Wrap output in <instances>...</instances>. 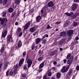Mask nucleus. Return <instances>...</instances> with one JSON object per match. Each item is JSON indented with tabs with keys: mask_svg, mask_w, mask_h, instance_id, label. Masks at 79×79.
<instances>
[{
	"mask_svg": "<svg viewBox=\"0 0 79 79\" xmlns=\"http://www.w3.org/2000/svg\"><path fill=\"white\" fill-rule=\"evenodd\" d=\"M40 39L39 38H37L36 39V44H39V42H40Z\"/></svg>",
	"mask_w": 79,
	"mask_h": 79,
	"instance_id": "a878e982",
	"label": "nucleus"
},
{
	"mask_svg": "<svg viewBox=\"0 0 79 79\" xmlns=\"http://www.w3.org/2000/svg\"><path fill=\"white\" fill-rule=\"evenodd\" d=\"M46 37V36H45V35H44L43 37V38H42V39H45V38Z\"/></svg>",
	"mask_w": 79,
	"mask_h": 79,
	"instance_id": "bf43d9fd",
	"label": "nucleus"
},
{
	"mask_svg": "<svg viewBox=\"0 0 79 79\" xmlns=\"http://www.w3.org/2000/svg\"><path fill=\"white\" fill-rule=\"evenodd\" d=\"M18 64H17L14 67V75L16 74V73H17V71H18Z\"/></svg>",
	"mask_w": 79,
	"mask_h": 79,
	"instance_id": "20e7f679",
	"label": "nucleus"
},
{
	"mask_svg": "<svg viewBox=\"0 0 79 79\" xmlns=\"http://www.w3.org/2000/svg\"><path fill=\"white\" fill-rule=\"evenodd\" d=\"M48 7H52L53 6V2L52 1H50L48 4Z\"/></svg>",
	"mask_w": 79,
	"mask_h": 79,
	"instance_id": "9b49d317",
	"label": "nucleus"
},
{
	"mask_svg": "<svg viewBox=\"0 0 79 79\" xmlns=\"http://www.w3.org/2000/svg\"><path fill=\"white\" fill-rule=\"evenodd\" d=\"M22 43H21V40H19L17 44L18 46V49H19V48H20L22 46Z\"/></svg>",
	"mask_w": 79,
	"mask_h": 79,
	"instance_id": "f8f14e48",
	"label": "nucleus"
},
{
	"mask_svg": "<svg viewBox=\"0 0 79 79\" xmlns=\"http://www.w3.org/2000/svg\"><path fill=\"white\" fill-rule=\"evenodd\" d=\"M10 72V70H8L6 72V76H8V73Z\"/></svg>",
	"mask_w": 79,
	"mask_h": 79,
	"instance_id": "c756f323",
	"label": "nucleus"
},
{
	"mask_svg": "<svg viewBox=\"0 0 79 79\" xmlns=\"http://www.w3.org/2000/svg\"><path fill=\"white\" fill-rule=\"evenodd\" d=\"M23 69H24V70H26L27 69V67L26 66H24L23 67Z\"/></svg>",
	"mask_w": 79,
	"mask_h": 79,
	"instance_id": "8fccbe9b",
	"label": "nucleus"
},
{
	"mask_svg": "<svg viewBox=\"0 0 79 79\" xmlns=\"http://www.w3.org/2000/svg\"><path fill=\"white\" fill-rule=\"evenodd\" d=\"M53 63L54 65H55V64H57V62L55 61L53 62Z\"/></svg>",
	"mask_w": 79,
	"mask_h": 79,
	"instance_id": "603ef678",
	"label": "nucleus"
},
{
	"mask_svg": "<svg viewBox=\"0 0 79 79\" xmlns=\"http://www.w3.org/2000/svg\"><path fill=\"white\" fill-rule=\"evenodd\" d=\"M5 19L3 18L1 20V24L3 25L4 24L5 22Z\"/></svg>",
	"mask_w": 79,
	"mask_h": 79,
	"instance_id": "6ab92c4d",
	"label": "nucleus"
},
{
	"mask_svg": "<svg viewBox=\"0 0 79 79\" xmlns=\"http://www.w3.org/2000/svg\"><path fill=\"white\" fill-rule=\"evenodd\" d=\"M24 59H22L21 60H20L19 63V66H21L22 65V64L23 63V62H24Z\"/></svg>",
	"mask_w": 79,
	"mask_h": 79,
	"instance_id": "ddd939ff",
	"label": "nucleus"
},
{
	"mask_svg": "<svg viewBox=\"0 0 79 79\" xmlns=\"http://www.w3.org/2000/svg\"><path fill=\"white\" fill-rule=\"evenodd\" d=\"M18 23L17 22H16L15 23V25H16V26H17V25H18Z\"/></svg>",
	"mask_w": 79,
	"mask_h": 79,
	"instance_id": "69168bd1",
	"label": "nucleus"
},
{
	"mask_svg": "<svg viewBox=\"0 0 79 79\" xmlns=\"http://www.w3.org/2000/svg\"><path fill=\"white\" fill-rule=\"evenodd\" d=\"M52 72H49L48 73V76H52Z\"/></svg>",
	"mask_w": 79,
	"mask_h": 79,
	"instance_id": "c03bdc74",
	"label": "nucleus"
},
{
	"mask_svg": "<svg viewBox=\"0 0 79 79\" xmlns=\"http://www.w3.org/2000/svg\"><path fill=\"white\" fill-rule=\"evenodd\" d=\"M24 37L25 39H26V40H27V39H28L29 38V35H28V34H27L25 35Z\"/></svg>",
	"mask_w": 79,
	"mask_h": 79,
	"instance_id": "393cba45",
	"label": "nucleus"
},
{
	"mask_svg": "<svg viewBox=\"0 0 79 79\" xmlns=\"http://www.w3.org/2000/svg\"><path fill=\"white\" fill-rule=\"evenodd\" d=\"M55 55V52H52L50 54V56H53Z\"/></svg>",
	"mask_w": 79,
	"mask_h": 79,
	"instance_id": "2f4dec72",
	"label": "nucleus"
},
{
	"mask_svg": "<svg viewBox=\"0 0 79 79\" xmlns=\"http://www.w3.org/2000/svg\"><path fill=\"white\" fill-rule=\"evenodd\" d=\"M9 75L12 76L13 75V72L12 71H10L9 73Z\"/></svg>",
	"mask_w": 79,
	"mask_h": 79,
	"instance_id": "7c9ffc66",
	"label": "nucleus"
},
{
	"mask_svg": "<svg viewBox=\"0 0 79 79\" xmlns=\"http://www.w3.org/2000/svg\"><path fill=\"white\" fill-rule=\"evenodd\" d=\"M27 67L30 68L32 64V61L30 59H28L27 61Z\"/></svg>",
	"mask_w": 79,
	"mask_h": 79,
	"instance_id": "39448f33",
	"label": "nucleus"
},
{
	"mask_svg": "<svg viewBox=\"0 0 79 79\" xmlns=\"http://www.w3.org/2000/svg\"><path fill=\"white\" fill-rule=\"evenodd\" d=\"M22 76H23V77H25V76H26V74H23L22 75Z\"/></svg>",
	"mask_w": 79,
	"mask_h": 79,
	"instance_id": "5fc2aeb1",
	"label": "nucleus"
},
{
	"mask_svg": "<svg viewBox=\"0 0 79 79\" xmlns=\"http://www.w3.org/2000/svg\"><path fill=\"white\" fill-rule=\"evenodd\" d=\"M7 34V30H6L4 31L3 33H2V35L3 37H5Z\"/></svg>",
	"mask_w": 79,
	"mask_h": 79,
	"instance_id": "4468645a",
	"label": "nucleus"
},
{
	"mask_svg": "<svg viewBox=\"0 0 79 79\" xmlns=\"http://www.w3.org/2000/svg\"><path fill=\"white\" fill-rule=\"evenodd\" d=\"M8 12L11 13L13 12V8L12 7H10L8 9Z\"/></svg>",
	"mask_w": 79,
	"mask_h": 79,
	"instance_id": "412c9836",
	"label": "nucleus"
},
{
	"mask_svg": "<svg viewBox=\"0 0 79 79\" xmlns=\"http://www.w3.org/2000/svg\"><path fill=\"white\" fill-rule=\"evenodd\" d=\"M6 13L5 12H3V13H2V16L3 17L5 16H6Z\"/></svg>",
	"mask_w": 79,
	"mask_h": 79,
	"instance_id": "cd10ccee",
	"label": "nucleus"
},
{
	"mask_svg": "<svg viewBox=\"0 0 79 79\" xmlns=\"http://www.w3.org/2000/svg\"><path fill=\"white\" fill-rule=\"evenodd\" d=\"M73 1L74 2H78V0H73Z\"/></svg>",
	"mask_w": 79,
	"mask_h": 79,
	"instance_id": "e2e57ef3",
	"label": "nucleus"
},
{
	"mask_svg": "<svg viewBox=\"0 0 79 79\" xmlns=\"http://www.w3.org/2000/svg\"><path fill=\"white\" fill-rule=\"evenodd\" d=\"M64 41L63 40H61L59 42V45H62V44L64 43Z\"/></svg>",
	"mask_w": 79,
	"mask_h": 79,
	"instance_id": "4be33fe9",
	"label": "nucleus"
},
{
	"mask_svg": "<svg viewBox=\"0 0 79 79\" xmlns=\"http://www.w3.org/2000/svg\"><path fill=\"white\" fill-rule=\"evenodd\" d=\"M73 56H71L70 57V58L69 59V60L67 61V64H68L69 65L67 66L68 67H70V66H71V64H72V63H73Z\"/></svg>",
	"mask_w": 79,
	"mask_h": 79,
	"instance_id": "f03ea898",
	"label": "nucleus"
},
{
	"mask_svg": "<svg viewBox=\"0 0 79 79\" xmlns=\"http://www.w3.org/2000/svg\"><path fill=\"white\" fill-rule=\"evenodd\" d=\"M42 70H43V69H40L38 70V73H40V72H41V71H42Z\"/></svg>",
	"mask_w": 79,
	"mask_h": 79,
	"instance_id": "79ce46f5",
	"label": "nucleus"
},
{
	"mask_svg": "<svg viewBox=\"0 0 79 79\" xmlns=\"http://www.w3.org/2000/svg\"><path fill=\"white\" fill-rule=\"evenodd\" d=\"M69 14H70V15H69V16H71V17H72L73 15L74 14V13L72 12H70V13Z\"/></svg>",
	"mask_w": 79,
	"mask_h": 79,
	"instance_id": "e433bc0d",
	"label": "nucleus"
},
{
	"mask_svg": "<svg viewBox=\"0 0 79 79\" xmlns=\"http://www.w3.org/2000/svg\"><path fill=\"white\" fill-rule=\"evenodd\" d=\"M30 31H31V32H34L35 31V28H31L30 29Z\"/></svg>",
	"mask_w": 79,
	"mask_h": 79,
	"instance_id": "b1692460",
	"label": "nucleus"
},
{
	"mask_svg": "<svg viewBox=\"0 0 79 79\" xmlns=\"http://www.w3.org/2000/svg\"><path fill=\"white\" fill-rule=\"evenodd\" d=\"M3 68H4V69H6V68H7V64L4 65Z\"/></svg>",
	"mask_w": 79,
	"mask_h": 79,
	"instance_id": "4c0bfd02",
	"label": "nucleus"
},
{
	"mask_svg": "<svg viewBox=\"0 0 79 79\" xmlns=\"http://www.w3.org/2000/svg\"><path fill=\"white\" fill-rule=\"evenodd\" d=\"M79 15L78 13H74L72 16V18L73 19H75V18Z\"/></svg>",
	"mask_w": 79,
	"mask_h": 79,
	"instance_id": "dca6fc26",
	"label": "nucleus"
},
{
	"mask_svg": "<svg viewBox=\"0 0 79 79\" xmlns=\"http://www.w3.org/2000/svg\"><path fill=\"white\" fill-rule=\"evenodd\" d=\"M77 25V23L76 22H74V23L73 24V26H76Z\"/></svg>",
	"mask_w": 79,
	"mask_h": 79,
	"instance_id": "c9c22d12",
	"label": "nucleus"
},
{
	"mask_svg": "<svg viewBox=\"0 0 79 79\" xmlns=\"http://www.w3.org/2000/svg\"><path fill=\"white\" fill-rule=\"evenodd\" d=\"M61 76V73H58L56 74V77L57 78H60Z\"/></svg>",
	"mask_w": 79,
	"mask_h": 79,
	"instance_id": "bb28decb",
	"label": "nucleus"
},
{
	"mask_svg": "<svg viewBox=\"0 0 79 79\" xmlns=\"http://www.w3.org/2000/svg\"><path fill=\"white\" fill-rule=\"evenodd\" d=\"M43 59V57H40L38 59V61H40L42 60Z\"/></svg>",
	"mask_w": 79,
	"mask_h": 79,
	"instance_id": "72a5a7b5",
	"label": "nucleus"
},
{
	"mask_svg": "<svg viewBox=\"0 0 79 79\" xmlns=\"http://www.w3.org/2000/svg\"><path fill=\"white\" fill-rule=\"evenodd\" d=\"M41 13H44V10H42L41 11Z\"/></svg>",
	"mask_w": 79,
	"mask_h": 79,
	"instance_id": "0e129e2a",
	"label": "nucleus"
},
{
	"mask_svg": "<svg viewBox=\"0 0 79 79\" xmlns=\"http://www.w3.org/2000/svg\"><path fill=\"white\" fill-rule=\"evenodd\" d=\"M71 53H69L68 55L66 57V59L67 60H68V59H69V58H70V57H71Z\"/></svg>",
	"mask_w": 79,
	"mask_h": 79,
	"instance_id": "aec40b11",
	"label": "nucleus"
},
{
	"mask_svg": "<svg viewBox=\"0 0 79 79\" xmlns=\"http://www.w3.org/2000/svg\"><path fill=\"white\" fill-rule=\"evenodd\" d=\"M39 54H41V50H40L38 52Z\"/></svg>",
	"mask_w": 79,
	"mask_h": 79,
	"instance_id": "680f3d73",
	"label": "nucleus"
},
{
	"mask_svg": "<svg viewBox=\"0 0 79 79\" xmlns=\"http://www.w3.org/2000/svg\"><path fill=\"white\" fill-rule=\"evenodd\" d=\"M41 17L40 16H38L36 18V22L39 23L40 19H41Z\"/></svg>",
	"mask_w": 79,
	"mask_h": 79,
	"instance_id": "1a4fd4ad",
	"label": "nucleus"
},
{
	"mask_svg": "<svg viewBox=\"0 0 79 79\" xmlns=\"http://www.w3.org/2000/svg\"><path fill=\"white\" fill-rule=\"evenodd\" d=\"M61 23V22H57L56 23V24H60Z\"/></svg>",
	"mask_w": 79,
	"mask_h": 79,
	"instance_id": "37998d69",
	"label": "nucleus"
},
{
	"mask_svg": "<svg viewBox=\"0 0 79 79\" xmlns=\"http://www.w3.org/2000/svg\"><path fill=\"white\" fill-rule=\"evenodd\" d=\"M44 62H43L40 65L39 68L41 69L44 67Z\"/></svg>",
	"mask_w": 79,
	"mask_h": 79,
	"instance_id": "f3484780",
	"label": "nucleus"
},
{
	"mask_svg": "<svg viewBox=\"0 0 79 79\" xmlns=\"http://www.w3.org/2000/svg\"><path fill=\"white\" fill-rule=\"evenodd\" d=\"M50 26L49 25H48L47 26V29H50Z\"/></svg>",
	"mask_w": 79,
	"mask_h": 79,
	"instance_id": "a18cd8bd",
	"label": "nucleus"
},
{
	"mask_svg": "<svg viewBox=\"0 0 79 79\" xmlns=\"http://www.w3.org/2000/svg\"><path fill=\"white\" fill-rule=\"evenodd\" d=\"M43 79H47L46 77V76L45 75L43 77Z\"/></svg>",
	"mask_w": 79,
	"mask_h": 79,
	"instance_id": "13d9d810",
	"label": "nucleus"
},
{
	"mask_svg": "<svg viewBox=\"0 0 79 79\" xmlns=\"http://www.w3.org/2000/svg\"><path fill=\"white\" fill-rule=\"evenodd\" d=\"M6 3H7V1L4 0L3 1V5H5L6 4Z\"/></svg>",
	"mask_w": 79,
	"mask_h": 79,
	"instance_id": "f704fd0d",
	"label": "nucleus"
},
{
	"mask_svg": "<svg viewBox=\"0 0 79 79\" xmlns=\"http://www.w3.org/2000/svg\"><path fill=\"white\" fill-rule=\"evenodd\" d=\"M46 15H47V14L46 13H45L44 14L43 16H44V17H45V16H46Z\"/></svg>",
	"mask_w": 79,
	"mask_h": 79,
	"instance_id": "774afa93",
	"label": "nucleus"
},
{
	"mask_svg": "<svg viewBox=\"0 0 79 79\" xmlns=\"http://www.w3.org/2000/svg\"><path fill=\"white\" fill-rule=\"evenodd\" d=\"M38 47H39V45L36 46L35 47V48H36V49H37V48Z\"/></svg>",
	"mask_w": 79,
	"mask_h": 79,
	"instance_id": "338daca9",
	"label": "nucleus"
},
{
	"mask_svg": "<svg viewBox=\"0 0 79 79\" xmlns=\"http://www.w3.org/2000/svg\"><path fill=\"white\" fill-rule=\"evenodd\" d=\"M76 6H77V4L75 3L73 4L72 5V9L73 11H74V10H76L77 7Z\"/></svg>",
	"mask_w": 79,
	"mask_h": 79,
	"instance_id": "9d476101",
	"label": "nucleus"
},
{
	"mask_svg": "<svg viewBox=\"0 0 79 79\" xmlns=\"http://www.w3.org/2000/svg\"><path fill=\"white\" fill-rule=\"evenodd\" d=\"M47 42V40L45 39H44L42 41V44H46Z\"/></svg>",
	"mask_w": 79,
	"mask_h": 79,
	"instance_id": "473e14b6",
	"label": "nucleus"
},
{
	"mask_svg": "<svg viewBox=\"0 0 79 79\" xmlns=\"http://www.w3.org/2000/svg\"><path fill=\"white\" fill-rule=\"evenodd\" d=\"M26 52L25 51L23 52V56H25L26 55Z\"/></svg>",
	"mask_w": 79,
	"mask_h": 79,
	"instance_id": "49530a36",
	"label": "nucleus"
},
{
	"mask_svg": "<svg viewBox=\"0 0 79 79\" xmlns=\"http://www.w3.org/2000/svg\"><path fill=\"white\" fill-rule=\"evenodd\" d=\"M4 47H2L1 48V50L0 52L1 53H3L4 51Z\"/></svg>",
	"mask_w": 79,
	"mask_h": 79,
	"instance_id": "c85d7f7f",
	"label": "nucleus"
},
{
	"mask_svg": "<svg viewBox=\"0 0 79 79\" xmlns=\"http://www.w3.org/2000/svg\"><path fill=\"white\" fill-rule=\"evenodd\" d=\"M63 61L64 62V63H66V60L64 59L63 60Z\"/></svg>",
	"mask_w": 79,
	"mask_h": 79,
	"instance_id": "4d7b16f0",
	"label": "nucleus"
},
{
	"mask_svg": "<svg viewBox=\"0 0 79 79\" xmlns=\"http://www.w3.org/2000/svg\"><path fill=\"white\" fill-rule=\"evenodd\" d=\"M73 33H74V31L73 30H69L67 32V34H68L69 37H71V36H72V35L73 34Z\"/></svg>",
	"mask_w": 79,
	"mask_h": 79,
	"instance_id": "423d86ee",
	"label": "nucleus"
},
{
	"mask_svg": "<svg viewBox=\"0 0 79 79\" xmlns=\"http://www.w3.org/2000/svg\"><path fill=\"white\" fill-rule=\"evenodd\" d=\"M31 23V22H29L27 23V24L25 25L24 29H27L28 27L30 26V24Z\"/></svg>",
	"mask_w": 79,
	"mask_h": 79,
	"instance_id": "6e6552de",
	"label": "nucleus"
},
{
	"mask_svg": "<svg viewBox=\"0 0 79 79\" xmlns=\"http://www.w3.org/2000/svg\"><path fill=\"white\" fill-rule=\"evenodd\" d=\"M20 1H21V0H16L15 1V4L17 3V5H19V3H20Z\"/></svg>",
	"mask_w": 79,
	"mask_h": 79,
	"instance_id": "5701e85b",
	"label": "nucleus"
},
{
	"mask_svg": "<svg viewBox=\"0 0 79 79\" xmlns=\"http://www.w3.org/2000/svg\"><path fill=\"white\" fill-rule=\"evenodd\" d=\"M69 68V67L68 66L66 68L65 66H64L62 69L61 72H62V73H65L66 72H67Z\"/></svg>",
	"mask_w": 79,
	"mask_h": 79,
	"instance_id": "7ed1b4c3",
	"label": "nucleus"
},
{
	"mask_svg": "<svg viewBox=\"0 0 79 79\" xmlns=\"http://www.w3.org/2000/svg\"><path fill=\"white\" fill-rule=\"evenodd\" d=\"M75 40H79V37H76L75 38Z\"/></svg>",
	"mask_w": 79,
	"mask_h": 79,
	"instance_id": "864d4df0",
	"label": "nucleus"
},
{
	"mask_svg": "<svg viewBox=\"0 0 79 79\" xmlns=\"http://www.w3.org/2000/svg\"><path fill=\"white\" fill-rule=\"evenodd\" d=\"M72 73H73V70L72 69H70L68 73V75L70 76L72 74Z\"/></svg>",
	"mask_w": 79,
	"mask_h": 79,
	"instance_id": "a211bd4d",
	"label": "nucleus"
},
{
	"mask_svg": "<svg viewBox=\"0 0 79 79\" xmlns=\"http://www.w3.org/2000/svg\"><path fill=\"white\" fill-rule=\"evenodd\" d=\"M21 31V28L20 27H18L16 31V34L19 35L18 37H20L23 35V32Z\"/></svg>",
	"mask_w": 79,
	"mask_h": 79,
	"instance_id": "f257e3e1",
	"label": "nucleus"
},
{
	"mask_svg": "<svg viewBox=\"0 0 79 79\" xmlns=\"http://www.w3.org/2000/svg\"><path fill=\"white\" fill-rule=\"evenodd\" d=\"M12 41V39L11 38V35H9L7 37V42L8 44H9L10 42H11Z\"/></svg>",
	"mask_w": 79,
	"mask_h": 79,
	"instance_id": "0eeeda50",
	"label": "nucleus"
},
{
	"mask_svg": "<svg viewBox=\"0 0 79 79\" xmlns=\"http://www.w3.org/2000/svg\"><path fill=\"white\" fill-rule=\"evenodd\" d=\"M64 14L67 15V16H69V15H70V14L68 13H64Z\"/></svg>",
	"mask_w": 79,
	"mask_h": 79,
	"instance_id": "a19ab883",
	"label": "nucleus"
},
{
	"mask_svg": "<svg viewBox=\"0 0 79 79\" xmlns=\"http://www.w3.org/2000/svg\"><path fill=\"white\" fill-rule=\"evenodd\" d=\"M71 37H70L68 39L67 41L68 42H69V40H71Z\"/></svg>",
	"mask_w": 79,
	"mask_h": 79,
	"instance_id": "3c124183",
	"label": "nucleus"
},
{
	"mask_svg": "<svg viewBox=\"0 0 79 79\" xmlns=\"http://www.w3.org/2000/svg\"><path fill=\"white\" fill-rule=\"evenodd\" d=\"M68 25V23H65L64 25V27H66Z\"/></svg>",
	"mask_w": 79,
	"mask_h": 79,
	"instance_id": "58836bf2",
	"label": "nucleus"
},
{
	"mask_svg": "<svg viewBox=\"0 0 79 79\" xmlns=\"http://www.w3.org/2000/svg\"><path fill=\"white\" fill-rule=\"evenodd\" d=\"M76 69H77V70H79V66H77L76 67Z\"/></svg>",
	"mask_w": 79,
	"mask_h": 79,
	"instance_id": "de8ad7c7",
	"label": "nucleus"
},
{
	"mask_svg": "<svg viewBox=\"0 0 79 79\" xmlns=\"http://www.w3.org/2000/svg\"><path fill=\"white\" fill-rule=\"evenodd\" d=\"M34 48V44H33L31 46V49L32 50H33Z\"/></svg>",
	"mask_w": 79,
	"mask_h": 79,
	"instance_id": "ea45409f",
	"label": "nucleus"
},
{
	"mask_svg": "<svg viewBox=\"0 0 79 79\" xmlns=\"http://www.w3.org/2000/svg\"><path fill=\"white\" fill-rule=\"evenodd\" d=\"M2 64H0V71L1 70V68H2Z\"/></svg>",
	"mask_w": 79,
	"mask_h": 79,
	"instance_id": "6e6d98bb",
	"label": "nucleus"
},
{
	"mask_svg": "<svg viewBox=\"0 0 79 79\" xmlns=\"http://www.w3.org/2000/svg\"><path fill=\"white\" fill-rule=\"evenodd\" d=\"M45 35L46 37H48V35L47 34Z\"/></svg>",
	"mask_w": 79,
	"mask_h": 79,
	"instance_id": "052dcab7",
	"label": "nucleus"
},
{
	"mask_svg": "<svg viewBox=\"0 0 79 79\" xmlns=\"http://www.w3.org/2000/svg\"><path fill=\"white\" fill-rule=\"evenodd\" d=\"M37 32H35L34 33H33V35H34V36H35V35H36V34H37Z\"/></svg>",
	"mask_w": 79,
	"mask_h": 79,
	"instance_id": "09e8293b",
	"label": "nucleus"
},
{
	"mask_svg": "<svg viewBox=\"0 0 79 79\" xmlns=\"http://www.w3.org/2000/svg\"><path fill=\"white\" fill-rule=\"evenodd\" d=\"M66 33L65 32H61L60 35V37L59 38H61L62 36H65L66 35Z\"/></svg>",
	"mask_w": 79,
	"mask_h": 79,
	"instance_id": "2eb2a0df",
	"label": "nucleus"
}]
</instances>
